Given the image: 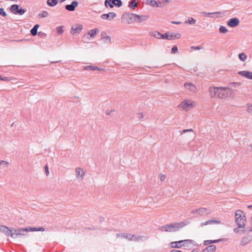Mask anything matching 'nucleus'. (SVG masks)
<instances>
[{
  "label": "nucleus",
  "mask_w": 252,
  "mask_h": 252,
  "mask_svg": "<svg viewBox=\"0 0 252 252\" xmlns=\"http://www.w3.org/2000/svg\"><path fill=\"white\" fill-rule=\"evenodd\" d=\"M45 173H49V169L47 165L45 166Z\"/></svg>",
  "instance_id": "4d7b16f0"
},
{
  "label": "nucleus",
  "mask_w": 252,
  "mask_h": 252,
  "mask_svg": "<svg viewBox=\"0 0 252 252\" xmlns=\"http://www.w3.org/2000/svg\"><path fill=\"white\" fill-rule=\"evenodd\" d=\"M83 29V26L81 24H75L71 27V30L72 31V33L73 34L76 33H79L81 32Z\"/></svg>",
  "instance_id": "2eb2a0df"
},
{
  "label": "nucleus",
  "mask_w": 252,
  "mask_h": 252,
  "mask_svg": "<svg viewBox=\"0 0 252 252\" xmlns=\"http://www.w3.org/2000/svg\"><path fill=\"white\" fill-rule=\"evenodd\" d=\"M196 21L193 18H190L188 20L186 21L185 23H189L190 25H193L195 23Z\"/></svg>",
  "instance_id": "4c0bfd02"
},
{
  "label": "nucleus",
  "mask_w": 252,
  "mask_h": 252,
  "mask_svg": "<svg viewBox=\"0 0 252 252\" xmlns=\"http://www.w3.org/2000/svg\"><path fill=\"white\" fill-rule=\"evenodd\" d=\"M9 162L8 161L2 160L0 166L1 168H6L9 165Z\"/></svg>",
  "instance_id": "58836bf2"
},
{
  "label": "nucleus",
  "mask_w": 252,
  "mask_h": 252,
  "mask_svg": "<svg viewBox=\"0 0 252 252\" xmlns=\"http://www.w3.org/2000/svg\"><path fill=\"white\" fill-rule=\"evenodd\" d=\"M238 74L242 76L246 77V78L252 80V72L244 70L239 71Z\"/></svg>",
  "instance_id": "f3484780"
},
{
  "label": "nucleus",
  "mask_w": 252,
  "mask_h": 252,
  "mask_svg": "<svg viewBox=\"0 0 252 252\" xmlns=\"http://www.w3.org/2000/svg\"><path fill=\"white\" fill-rule=\"evenodd\" d=\"M191 48L194 49L195 50H199V49H202V47H201L200 46H197V47H193V46H192Z\"/></svg>",
  "instance_id": "13d9d810"
},
{
  "label": "nucleus",
  "mask_w": 252,
  "mask_h": 252,
  "mask_svg": "<svg viewBox=\"0 0 252 252\" xmlns=\"http://www.w3.org/2000/svg\"><path fill=\"white\" fill-rule=\"evenodd\" d=\"M114 4L112 2V0H105L104 1V6L106 7L113 8L114 7Z\"/></svg>",
  "instance_id": "c85d7f7f"
},
{
  "label": "nucleus",
  "mask_w": 252,
  "mask_h": 252,
  "mask_svg": "<svg viewBox=\"0 0 252 252\" xmlns=\"http://www.w3.org/2000/svg\"><path fill=\"white\" fill-rule=\"evenodd\" d=\"M223 241H224V239L223 238L217 240H212V244L217 243Z\"/></svg>",
  "instance_id": "603ef678"
},
{
  "label": "nucleus",
  "mask_w": 252,
  "mask_h": 252,
  "mask_svg": "<svg viewBox=\"0 0 252 252\" xmlns=\"http://www.w3.org/2000/svg\"><path fill=\"white\" fill-rule=\"evenodd\" d=\"M240 228H238L237 226V228H235L233 230L234 232L236 234H239L240 232H242V230L240 229Z\"/></svg>",
  "instance_id": "3c124183"
},
{
  "label": "nucleus",
  "mask_w": 252,
  "mask_h": 252,
  "mask_svg": "<svg viewBox=\"0 0 252 252\" xmlns=\"http://www.w3.org/2000/svg\"><path fill=\"white\" fill-rule=\"evenodd\" d=\"M166 178V176L165 174H161V175L160 177V180L161 182H163L165 180Z\"/></svg>",
  "instance_id": "864d4df0"
},
{
  "label": "nucleus",
  "mask_w": 252,
  "mask_h": 252,
  "mask_svg": "<svg viewBox=\"0 0 252 252\" xmlns=\"http://www.w3.org/2000/svg\"><path fill=\"white\" fill-rule=\"evenodd\" d=\"M247 111L252 113V103H248L247 105Z\"/></svg>",
  "instance_id": "ea45409f"
},
{
  "label": "nucleus",
  "mask_w": 252,
  "mask_h": 252,
  "mask_svg": "<svg viewBox=\"0 0 252 252\" xmlns=\"http://www.w3.org/2000/svg\"><path fill=\"white\" fill-rule=\"evenodd\" d=\"M247 207L250 209H252V205H248Z\"/></svg>",
  "instance_id": "774afa93"
},
{
  "label": "nucleus",
  "mask_w": 252,
  "mask_h": 252,
  "mask_svg": "<svg viewBox=\"0 0 252 252\" xmlns=\"http://www.w3.org/2000/svg\"><path fill=\"white\" fill-rule=\"evenodd\" d=\"M193 130L192 128L188 129H184L183 130V133H186L187 132H193Z\"/></svg>",
  "instance_id": "5fc2aeb1"
},
{
  "label": "nucleus",
  "mask_w": 252,
  "mask_h": 252,
  "mask_svg": "<svg viewBox=\"0 0 252 252\" xmlns=\"http://www.w3.org/2000/svg\"><path fill=\"white\" fill-rule=\"evenodd\" d=\"M10 10L13 14L20 15L24 14L26 12L25 10L20 8V6L16 4L12 5L10 7Z\"/></svg>",
  "instance_id": "6e6552de"
},
{
  "label": "nucleus",
  "mask_w": 252,
  "mask_h": 252,
  "mask_svg": "<svg viewBox=\"0 0 252 252\" xmlns=\"http://www.w3.org/2000/svg\"><path fill=\"white\" fill-rule=\"evenodd\" d=\"M160 3V1L157 2L154 0H152L151 3L150 4L151 6L154 7H158V3Z\"/></svg>",
  "instance_id": "a19ab883"
},
{
  "label": "nucleus",
  "mask_w": 252,
  "mask_h": 252,
  "mask_svg": "<svg viewBox=\"0 0 252 252\" xmlns=\"http://www.w3.org/2000/svg\"><path fill=\"white\" fill-rule=\"evenodd\" d=\"M197 211H198V214L200 216L209 215L211 213L210 210L205 208H200L197 210Z\"/></svg>",
  "instance_id": "412c9836"
},
{
  "label": "nucleus",
  "mask_w": 252,
  "mask_h": 252,
  "mask_svg": "<svg viewBox=\"0 0 252 252\" xmlns=\"http://www.w3.org/2000/svg\"><path fill=\"white\" fill-rule=\"evenodd\" d=\"M208 92L209 96L212 98H225L233 93V90L228 87L210 86Z\"/></svg>",
  "instance_id": "f257e3e1"
},
{
  "label": "nucleus",
  "mask_w": 252,
  "mask_h": 252,
  "mask_svg": "<svg viewBox=\"0 0 252 252\" xmlns=\"http://www.w3.org/2000/svg\"><path fill=\"white\" fill-rule=\"evenodd\" d=\"M195 106V102L190 99H184L179 105L181 108L185 111L189 110Z\"/></svg>",
  "instance_id": "20e7f679"
},
{
  "label": "nucleus",
  "mask_w": 252,
  "mask_h": 252,
  "mask_svg": "<svg viewBox=\"0 0 252 252\" xmlns=\"http://www.w3.org/2000/svg\"><path fill=\"white\" fill-rule=\"evenodd\" d=\"M0 15L3 17H5L7 15L6 12L4 11V9L2 8H0Z\"/></svg>",
  "instance_id": "09e8293b"
},
{
  "label": "nucleus",
  "mask_w": 252,
  "mask_h": 252,
  "mask_svg": "<svg viewBox=\"0 0 252 252\" xmlns=\"http://www.w3.org/2000/svg\"><path fill=\"white\" fill-rule=\"evenodd\" d=\"M116 16V15L115 13L111 12L107 14H103L101 15L100 17L102 19L111 21L115 18Z\"/></svg>",
  "instance_id": "ddd939ff"
},
{
  "label": "nucleus",
  "mask_w": 252,
  "mask_h": 252,
  "mask_svg": "<svg viewBox=\"0 0 252 252\" xmlns=\"http://www.w3.org/2000/svg\"><path fill=\"white\" fill-rule=\"evenodd\" d=\"M219 32L222 33H225L228 32V30L224 26H221L219 28Z\"/></svg>",
  "instance_id": "c9c22d12"
},
{
  "label": "nucleus",
  "mask_w": 252,
  "mask_h": 252,
  "mask_svg": "<svg viewBox=\"0 0 252 252\" xmlns=\"http://www.w3.org/2000/svg\"><path fill=\"white\" fill-rule=\"evenodd\" d=\"M84 175L85 174H76V177L78 178L79 181H81L83 179Z\"/></svg>",
  "instance_id": "8fccbe9b"
},
{
  "label": "nucleus",
  "mask_w": 252,
  "mask_h": 252,
  "mask_svg": "<svg viewBox=\"0 0 252 252\" xmlns=\"http://www.w3.org/2000/svg\"><path fill=\"white\" fill-rule=\"evenodd\" d=\"M235 222L238 228H243V229L246 228L247 218L243 211L237 210L235 212Z\"/></svg>",
  "instance_id": "7ed1b4c3"
},
{
  "label": "nucleus",
  "mask_w": 252,
  "mask_h": 252,
  "mask_svg": "<svg viewBox=\"0 0 252 252\" xmlns=\"http://www.w3.org/2000/svg\"><path fill=\"white\" fill-rule=\"evenodd\" d=\"M238 57L239 60L243 62H245L247 59V55L244 53H240L238 55Z\"/></svg>",
  "instance_id": "2f4dec72"
},
{
  "label": "nucleus",
  "mask_w": 252,
  "mask_h": 252,
  "mask_svg": "<svg viewBox=\"0 0 252 252\" xmlns=\"http://www.w3.org/2000/svg\"><path fill=\"white\" fill-rule=\"evenodd\" d=\"M112 2L116 6L120 7L122 5L121 0H112Z\"/></svg>",
  "instance_id": "f704fd0d"
},
{
  "label": "nucleus",
  "mask_w": 252,
  "mask_h": 252,
  "mask_svg": "<svg viewBox=\"0 0 252 252\" xmlns=\"http://www.w3.org/2000/svg\"><path fill=\"white\" fill-rule=\"evenodd\" d=\"M150 36H153L157 39H160L161 33L157 31H152L149 32Z\"/></svg>",
  "instance_id": "a878e982"
},
{
  "label": "nucleus",
  "mask_w": 252,
  "mask_h": 252,
  "mask_svg": "<svg viewBox=\"0 0 252 252\" xmlns=\"http://www.w3.org/2000/svg\"><path fill=\"white\" fill-rule=\"evenodd\" d=\"M38 28L39 25L36 24L35 25H34L33 28L31 30V33L32 35L35 36L37 34V29Z\"/></svg>",
  "instance_id": "c756f323"
},
{
  "label": "nucleus",
  "mask_w": 252,
  "mask_h": 252,
  "mask_svg": "<svg viewBox=\"0 0 252 252\" xmlns=\"http://www.w3.org/2000/svg\"><path fill=\"white\" fill-rule=\"evenodd\" d=\"M212 244V240H205L203 242V245L204 246H207L208 245H211Z\"/></svg>",
  "instance_id": "a18cd8bd"
},
{
  "label": "nucleus",
  "mask_w": 252,
  "mask_h": 252,
  "mask_svg": "<svg viewBox=\"0 0 252 252\" xmlns=\"http://www.w3.org/2000/svg\"><path fill=\"white\" fill-rule=\"evenodd\" d=\"M169 226V224H167L163 226H159L158 227V230L162 232H170Z\"/></svg>",
  "instance_id": "393cba45"
},
{
  "label": "nucleus",
  "mask_w": 252,
  "mask_h": 252,
  "mask_svg": "<svg viewBox=\"0 0 252 252\" xmlns=\"http://www.w3.org/2000/svg\"><path fill=\"white\" fill-rule=\"evenodd\" d=\"M136 21L140 23L142 21H145L148 20L149 18L148 15H139L136 14Z\"/></svg>",
  "instance_id": "5701e85b"
},
{
  "label": "nucleus",
  "mask_w": 252,
  "mask_h": 252,
  "mask_svg": "<svg viewBox=\"0 0 252 252\" xmlns=\"http://www.w3.org/2000/svg\"><path fill=\"white\" fill-rule=\"evenodd\" d=\"M170 252H182L181 251H179V250H171Z\"/></svg>",
  "instance_id": "e2e57ef3"
},
{
  "label": "nucleus",
  "mask_w": 252,
  "mask_h": 252,
  "mask_svg": "<svg viewBox=\"0 0 252 252\" xmlns=\"http://www.w3.org/2000/svg\"><path fill=\"white\" fill-rule=\"evenodd\" d=\"M233 84H234V86L235 87H239L241 85L240 83H233Z\"/></svg>",
  "instance_id": "bf43d9fd"
},
{
  "label": "nucleus",
  "mask_w": 252,
  "mask_h": 252,
  "mask_svg": "<svg viewBox=\"0 0 252 252\" xmlns=\"http://www.w3.org/2000/svg\"><path fill=\"white\" fill-rule=\"evenodd\" d=\"M181 37L179 33H168V40H173L175 39H179Z\"/></svg>",
  "instance_id": "b1692460"
},
{
  "label": "nucleus",
  "mask_w": 252,
  "mask_h": 252,
  "mask_svg": "<svg viewBox=\"0 0 252 252\" xmlns=\"http://www.w3.org/2000/svg\"><path fill=\"white\" fill-rule=\"evenodd\" d=\"M136 118L139 120H142L144 118V114L142 112H138L136 114Z\"/></svg>",
  "instance_id": "79ce46f5"
},
{
  "label": "nucleus",
  "mask_w": 252,
  "mask_h": 252,
  "mask_svg": "<svg viewBox=\"0 0 252 252\" xmlns=\"http://www.w3.org/2000/svg\"><path fill=\"white\" fill-rule=\"evenodd\" d=\"M252 240V236L251 235H248L244 237L241 242L240 245L242 246H245L247 244H248L249 242H250Z\"/></svg>",
  "instance_id": "4468645a"
},
{
  "label": "nucleus",
  "mask_w": 252,
  "mask_h": 252,
  "mask_svg": "<svg viewBox=\"0 0 252 252\" xmlns=\"http://www.w3.org/2000/svg\"><path fill=\"white\" fill-rule=\"evenodd\" d=\"M184 87L186 89L189 90L192 92H196L197 91L195 86L190 82L185 83L184 84Z\"/></svg>",
  "instance_id": "6ab92c4d"
},
{
  "label": "nucleus",
  "mask_w": 252,
  "mask_h": 252,
  "mask_svg": "<svg viewBox=\"0 0 252 252\" xmlns=\"http://www.w3.org/2000/svg\"><path fill=\"white\" fill-rule=\"evenodd\" d=\"M221 223L220 220H217L216 219H213L211 220H208L204 222H201L200 223L201 226H203L204 225H207L209 224H220Z\"/></svg>",
  "instance_id": "a211bd4d"
},
{
  "label": "nucleus",
  "mask_w": 252,
  "mask_h": 252,
  "mask_svg": "<svg viewBox=\"0 0 252 252\" xmlns=\"http://www.w3.org/2000/svg\"><path fill=\"white\" fill-rule=\"evenodd\" d=\"M75 172H76V173H84V172H85L84 170L80 167L76 168L75 169Z\"/></svg>",
  "instance_id": "c03bdc74"
},
{
  "label": "nucleus",
  "mask_w": 252,
  "mask_h": 252,
  "mask_svg": "<svg viewBox=\"0 0 252 252\" xmlns=\"http://www.w3.org/2000/svg\"><path fill=\"white\" fill-rule=\"evenodd\" d=\"M99 228L97 226H92V227H87L85 228V230H98Z\"/></svg>",
  "instance_id": "37998d69"
},
{
  "label": "nucleus",
  "mask_w": 252,
  "mask_h": 252,
  "mask_svg": "<svg viewBox=\"0 0 252 252\" xmlns=\"http://www.w3.org/2000/svg\"><path fill=\"white\" fill-rule=\"evenodd\" d=\"M21 230H22L21 228L15 229L12 227L9 228L5 225H0V232L12 238H16L21 236H26L27 235L26 233H22Z\"/></svg>",
  "instance_id": "f03ea898"
},
{
  "label": "nucleus",
  "mask_w": 252,
  "mask_h": 252,
  "mask_svg": "<svg viewBox=\"0 0 252 252\" xmlns=\"http://www.w3.org/2000/svg\"><path fill=\"white\" fill-rule=\"evenodd\" d=\"M116 236L117 237H121L122 238H125L128 240H130L132 239V238H130V234H125V233H117L116 234Z\"/></svg>",
  "instance_id": "bb28decb"
},
{
  "label": "nucleus",
  "mask_w": 252,
  "mask_h": 252,
  "mask_svg": "<svg viewBox=\"0 0 252 252\" xmlns=\"http://www.w3.org/2000/svg\"><path fill=\"white\" fill-rule=\"evenodd\" d=\"M58 32L59 33L61 34L63 32V30L61 28H59L58 30Z\"/></svg>",
  "instance_id": "680f3d73"
},
{
  "label": "nucleus",
  "mask_w": 252,
  "mask_h": 252,
  "mask_svg": "<svg viewBox=\"0 0 252 252\" xmlns=\"http://www.w3.org/2000/svg\"><path fill=\"white\" fill-rule=\"evenodd\" d=\"M130 237L132 238V239L130 240V241H139V240L141 241H143L148 239V238L146 236L136 235L135 234H130Z\"/></svg>",
  "instance_id": "aec40b11"
},
{
  "label": "nucleus",
  "mask_w": 252,
  "mask_h": 252,
  "mask_svg": "<svg viewBox=\"0 0 252 252\" xmlns=\"http://www.w3.org/2000/svg\"><path fill=\"white\" fill-rule=\"evenodd\" d=\"M21 230L22 231V233H24V232H28L29 231H44L45 230V228L42 226L38 227L29 226L22 228V230Z\"/></svg>",
  "instance_id": "9b49d317"
},
{
  "label": "nucleus",
  "mask_w": 252,
  "mask_h": 252,
  "mask_svg": "<svg viewBox=\"0 0 252 252\" xmlns=\"http://www.w3.org/2000/svg\"><path fill=\"white\" fill-rule=\"evenodd\" d=\"M84 69L85 70L90 69L91 70H99V71L102 70V68H99V67H98L97 66H92V65L85 66L84 67Z\"/></svg>",
  "instance_id": "cd10ccee"
},
{
  "label": "nucleus",
  "mask_w": 252,
  "mask_h": 252,
  "mask_svg": "<svg viewBox=\"0 0 252 252\" xmlns=\"http://www.w3.org/2000/svg\"><path fill=\"white\" fill-rule=\"evenodd\" d=\"M132 21L136 22V14H126L122 16V22H126L127 23H130Z\"/></svg>",
  "instance_id": "1a4fd4ad"
},
{
  "label": "nucleus",
  "mask_w": 252,
  "mask_h": 252,
  "mask_svg": "<svg viewBox=\"0 0 252 252\" xmlns=\"http://www.w3.org/2000/svg\"><path fill=\"white\" fill-rule=\"evenodd\" d=\"M101 37L102 39H106V42H111V38L110 36H107L106 34V33L103 32L101 34Z\"/></svg>",
  "instance_id": "72a5a7b5"
},
{
  "label": "nucleus",
  "mask_w": 252,
  "mask_h": 252,
  "mask_svg": "<svg viewBox=\"0 0 252 252\" xmlns=\"http://www.w3.org/2000/svg\"><path fill=\"white\" fill-rule=\"evenodd\" d=\"M48 15V13L47 11H43L38 14L39 18H45Z\"/></svg>",
  "instance_id": "e433bc0d"
},
{
  "label": "nucleus",
  "mask_w": 252,
  "mask_h": 252,
  "mask_svg": "<svg viewBox=\"0 0 252 252\" xmlns=\"http://www.w3.org/2000/svg\"><path fill=\"white\" fill-rule=\"evenodd\" d=\"M189 223L190 221L188 220H184L179 222L169 223L170 232H173L175 231H178L185 226L189 224Z\"/></svg>",
  "instance_id": "39448f33"
},
{
  "label": "nucleus",
  "mask_w": 252,
  "mask_h": 252,
  "mask_svg": "<svg viewBox=\"0 0 252 252\" xmlns=\"http://www.w3.org/2000/svg\"><path fill=\"white\" fill-rule=\"evenodd\" d=\"M202 15L204 16H208L212 18H218L222 17L224 16L223 13L220 12H203Z\"/></svg>",
  "instance_id": "9d476101"
},
{
  "label": "nucleus",
  "mask_w": 252,
  "mask_h": 252,
  "mask_svg": "<svg viewBox=\"0 0 252 252\" xmlns=\"http://www.w3.org/2000/svg\"><path fill=\"white\" fill-rule=\"evenodd\" d=\"M78 2L77 1H73L70 4H67L65 6V9L69 11H73L78 6Z\"/></svg>",
  "instance_id": "dca6fc26"
},
{
  "label": "nucleus",
  "mask_w": 252,
  "mask_h": 252,
  "mask_svg": "<svg viewBox=\"0 0 252 252\" xmlns=\"http://www.w3.org/2000/svg\"><path fill=\"white\" fill-rule=\"evenodd\" d=\"M136 1V0H132L128 5L129 7L133 9H135L137 6Z\"/></svg>",
  "instance_id": "473e14b6"
},
{
  "label": "nucleus",
  "mask_w": 252,
  "mask_h": 252,
  "mask_svg": "<svg viewBox=\"0 0 252 252\" xmlns=\"http://www.w3.org/2000/svg\"><path fill=\"white\" fill-rule=\"evenodd\" d=\"M146 0V2H147V3L149 4L151 3V1L152 0Z\"/></svg>",
  "instance_id": "69168bd1"
},
{
  "label": "nucleus",
  "mask_w": 252,
  "mask_h": 252,
  "mask_svg": "<svg viewBox=\"0 0 252 252\" xmlns=\"http://www.w3.org/2000/svg\"><path fill=\"white\" fill-rule=\"evenodd\" d=\"M160 39H166L168 40V33L161 34Z\"/></svg>",
  "instance_id": "de8ad7c7"
},
{
  "label": "nucleus",
  "mask_w": 252,
  "mask_h": 252,
  "mask_svg": "<svg viewBox=\"0 0 252 252\" xmlns=\"http://www.w3.org/2000/svg\"><path fill=\"white\" fill-rule=\"evenodd\" d=\"M100 221H103L104 220V218L102 217H100L99 219Z\"/></svg>",
  "instance_id": "338daca9"
},
{
  "label": "nucleus",
  "mask_w": 252,
  "mask_h": 252,
  "mask_svg": "<svg viewBox=\"0 0 252 252\" xmlns=\"http://www.w3.org/2000/svg\"><path fill=\"white\" fill-rule=\"evenodd\" d=\"M171 23L173 24H177V25H179V24H180L181 23V22L180 21H178V22H176V21H172Z\"/></svg>",
  "instance_id": "052dcab7"
},
{
  "label": "nucleus",
  "mask_w": 252,
  "mask_h": 252,
  "mask_svg": "<svg viewBox=\"0 0 252 252\" xmlns=\"http://www.w3.org/2000/svg\"><path fill=\"white\" fill-rule=\"evenodd\" d=\"M99 32V30L97 29L91 30L89 32L85 34L83 37L85 42H88L94 38L95 35Z\"/></svg>",
  "instance_id": "423d86ee"
},
{
  "label": "nucleus",
  "mask_w": 252,
  "mask_h": 252,
  "mask_svg": "<svg viewBox=\"0 0 252 252\" xmlns=\"http://www.w3.org/2000/svg\"><path fill=\"white\" fill-rule=\"evenodd\" d=\"M193 242L192 240L189 239H186L183 240H180L175 242H172L169 243V246L171 248H176L179 249L181 248L182 246H185V244H182L183 243L189 242L190 243H192Z\"/></svg>",
  "instance_id": "0eeeda50"
},
{
  "label": "nucleus",
  "mask_w": 252,
  "mask_h": 252,
  "mask_svg": "<svg viewBox=\"0 0 252 252\" xmlns=\"http://www.w3.org/2000/svg\"><path fill=\"white\" fill-rule=\"evenodd\" d=\"M197 210L198 209H193V210H191V213L192 214H194L195 213L198 214V211H197Z\"/></svg>",
  "instance_id": "6e6d98bb"
},
{
  "label": "nucleus",
  "mask_w": 252,
  "mask_h": 252,
  "mask_svg": "<svg viewBox=\"0 0 252 252\" xmlns=\"http://www.w3.org/2000/svg\"><path fill=\"white\" fill-rule=\"evenodd\" d=\"M178 51V48L177 46H173L171 49V52L173 54L177 53Z\"/></svg>",
  "instance_id": "49530a36"
},
{
  "label": "nucleus",
  "mask_w": 252,
  "mask_h": 252,
  "mask_svg": "<svg viewBox=\"0 0 252 252\" xmlns=\"http://www.w3.org/2000/svg\"><path fill=\"white\" fill-rule=\"evenodd\" d=\"M239 23L240 21L237 18H233L227 21V25L230 27L234 28L237 26Z\"/></svg>",
  "instance_id": "f8f14e48"
},
{
  "label": "nucleus",
  "mask_w": 252,
  "mask_h": 252,
  "mask_svg": "<svg viewBox=\"0 0 252 252\" xmlns=\"http://www.w3.org/2000/svg\"><path fill=\"white\" fill-rule=\"evenodd\" d=\"M47 4L50 6H55L58 4L57 0H47Z\"/></svg>",
  "instance_id": "7c9ffc66"
},
{
  "label": "nucleus",
  "mask_w": 252,
  "mask_h": 252,
  "mask_svg": "<svg viewBox=\"0 0 252 252\" xmlns=\"http://www.w3.org/2000/svg\"><path fill=\"white\" fill-rule=\"evenodd\" d=\"M216 250V247L214 245H209L203 249L202 252H215Z\"/></svg>",
  "instance_id": "4be33fe9"
},
{
  "label": "nucleus",
  "mask_w": 252,
  "mask_h": 252,
  "mask_svg": "<svg viewBox=\"0 0 252 252\" xmlns=\"http://www.w3.org/2000/svg\"><path fill=\"white\" fill-rule=\"evenodd\" d=\"M0 80H4V81L8 80V79H7V77H4V78H2L0 76Z\"/></svg>",
  "instance_id": "0e129e2a"
}]
</instances>
